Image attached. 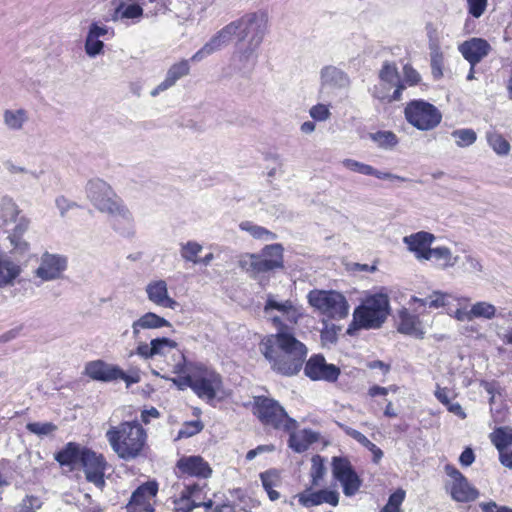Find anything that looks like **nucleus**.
Returning <instances> with one entry per match:
<instances>
[{"label":"nucleus","mask_w":512,"mask_h":512,"mask_svg":"<svg viewBox=\"0 0 512 512\" xmlns=\"http://www.w3.org/2000/svg\"><path fill=\"white\" fill-rule=\"evenodd\" d=\"M259 349L273 371L289 377L300 372L307 356L306 346L291 332L266 336L260 342Z\"/></svg>","instance_id":"1"},{"label":"nucleus","mask_w":512,"mask_h":512,"mask_svg":"<svg viewBox=\"0 0 512 512\" xmlns=\"http://www.w3.org/2000/svg\"><path fill=\"white\" fill-rule=\"evenodd\" d=\"M105 436L113 452L124 461L141 457L147 444V432L137 421L110 426Z\"/></svg>","instance_id":"2"},{"label":"nucleus","mask_w":512,"mask_h":512,"mask_svg":"<svg viewBox=\"0 0 512 512\" xmlns=\"http://www.w3.org/2000/svg\"><path fill=\"white\" fill-rule=\"evenodd\" d=\"M234 22L239 59L244 64H254L267 30V17L263 12H251Z\"/></svg>","instance_id":"3"},{"label":"nucleus","mask_w":512,"mask_h":512,"mask_svg":"<svg viewBox=\"0 0 512 512\" xmlns=\"http://www.w3.org/2000/svg\"><path fill=\"white\" fill-rule=\"evenodd\" d=\"M389 298L379 293L368 296L362 304L354 310L353 322L347 332L351 333L352 328L377 329L385 322L389 314Z\"/></svg>","instance_id":"4"},{"label":"nucleus","mask_w":512,"mask_h":512,"mask_svg":"<svg viewBox=\"0 0 512 512\" xmlns=\"http://www.w3.org/2000/svg\"><path fill=\"white\" fill-rule=\"evenodd\" d=\"M263 313L278 332H291L304 316L302 307L291 300H279L272 294L267 295Z\"/></svg>","instance_id":"5"},{"label":"nucleus","mask_w":512,"mask_h":512,"mask_svg":"<svg viewBox=\"0 0 512 512\" xmlns=\"http://www.w3.org/2000/svg\"><path fill=\"white\" fill-rule=\"evenodd\" d=\"M239 267L251 277L283 267V247L280 244L265 246L260 254H244L238 261Z\"/></svg>","instance_id":"6"},{"label":"nucleus","mask_w":512,"mask_h":512,"mask_svg":"<svg viewBox=\"0 0 512 512\" xmlns=\"http://www.w3.org/2000/svg\"><path fill=\"white\" fill-rule=\"evenodd\" d=\"M254 414L264 426L291 432L296 430L297 421L290 418L284 408L275 400L267 397H256Z\"/></svg>","instance_id":"7"},{"label":"nucleus","mask_w":512,"mask_h":512,"mask_svg":"<svg viewBox=\"0 0 512 512\" xmlns=\"http://www.w3.org/2000/svg\"><path fill=\"white\" fill-rule=\"evenodd\" d=\"M307 300L310 306L330 319L341 320L349 314L350 306L338 291L314 289L308 293Z\"/></svg>","instance_id":"8"},{"label":"nucleus","mask_w":512,"mask_h":512,"mask_svg":"<svg viewBox=\"0 0 512 512\" xmlns=\"http://www.w3.org/2000/svg\"><path fill=\"white\" fill-rule=\"evenodd\" d=\"M405 85L401 81L398 69L394 63L385 62L379 71V82L375 85L373 95L388 103L399 101Z\"/></svg>","instance_id":"9"},{"label":"nucleus","mask_w":512,"mask_h":512,"mask_svg":"<svg viewBox=\"0 0 512 512\" xmlns=\"http://www.w3.org/2000/svg\"><path fill=\"white\" fill-rule=\"evenodd\" d=\"M404 114L412 126L422 131L434 129L442 120L439 109L424 100H413L408 103Z\"/></svg>","instance_id":"10"},{"label":"nucleus","mask_w":512,"mask_h":512,"mask_svg":"<svg viewBox=\"0 0 512 512\" xmlns=\"http://www.w3.org/2000/svg\"><path fill=\"white\" fill-rule=\"evenodd\" d=\"M192 390L202 399L213 400L222 387V378L214 370L197 366L192 371Z\"/></svg>","instance_id":"11"},{"label":"nucleus","mask_w":512,"mask_h":512,"mask_svg":"<svg viewBox=\"0 0 512 512\" xmlns=\"http://www.w3.org/2000/svg\"><path fill=\"white\" fill-rule=\"evenodd\" d=\"M88 199L102 213L111 209L121 200L112 187L102 179H92L86 185Z\"/></svg>","instance_id":"12"},{"label":"nucleus","mask_w":512,"mask_h":512,"mask_svg":"<svg viewBox=\"0 0 512 512\" xmlns=\"http://www.w3.org/2000/svg\"><path fill=\"white\" fill-rule=\"evenodd\" d=\"M332 473L334 478L341 483L346 496H352L359 490L361 480L346 458H333Z\"/></svg>","instance_id":"13"},{"label":"nucleus","mask_w":512,"mask_h":512,"mask_svg":"<svg viewBox=\"0 0 512 512\" xmlns=\"http://www.w3.org/2000/svg\"><path fill=\"white\" fill-rule=\"evenodd\" d=\"M81 465L84 469L86 480L93 483L97 488L102 489L105 485L104 474L107 466L104 456L90 449H84Z\"/></svg>","instance_id":"14"},{"label":"nucleus","mask_w":512,"mask_h":512,"mask_svg":"<svg viewBox=\"0 0 512 512\" xmlns=\"http://www.w3.org/2000/svg\"><path fill=\"white\" fill-rule=\"evenodd\" d=\"M67 269V258L60 254L45 252L42 254L35 275L43 281H53L62 278Z\"/></svg>","instance_id":"15"},{"label":"nucleus","mask_w":512,"mask_h":512,"mask_svg":"<svg viewBox=\"0 0 512 512\" xmlns=\"http://www.w3.org/2000/svg\"><path fill=\"white\" fill-rule=\"evenodd\" d=\"M158 486L155 482H147L139 486L127 504L128 512H154L155 497Z\"/></svg>","instance_id":"16"},{"label":"nucleus","mask_w":512,"mask_h":512,"mask_svg":"<svg viewBox=\"0 0 512 512\" xmlns=\"http://www.w3.org/2000/svg\"><path fill=\"white\" fill-rule=\"evenodd\" d=\"M235 22L232 21L218 31L199 51L192 57L191 61L198 62L205 57L219 51L222 47L228 45L234 38H236Z\"/></svg>","instance_id":"17"},{"label":"nucleus","mask_w":512,"mask_h":512,"mask_svg":"<svg viewBox=\"0 0 512 512\" xmlns=\"http://www.w3.org/2000/svg\"><path fill=\"white\" fill-rule=\"evenodd\" d=\"M304 373L311 380L334 382L340 375V369L334 364H328L323 356L314 355L307 361Z\"/></svg>","instance_id":"18"},{"label":"nucleus","mask_w":512,"mask_h":512,"mask_svg":"<svg viewBox=\"0 0 512 512\" xmlns=\"http://www.w3.org/2000/svg\"><path fill=\"white\" fill-rule=\"evenodd\" d=\"M106 213L110 216L111 225L117 233L123 236H131L134 234V216L122 199L117 202L111 211Z\"/></svg>","instance_id":"19"},{"label":"nucleus","mask_w":512,"mask_h":512,"mask_svg":"<svg viewBox=\"0 0 512 512\" xmlns=\"http://www.w3.org/2000/svg\"><path fill=\"white\" fill-rule=\"evenodd\" d=\"M154 353L160 356H166L171 353L174 363L172 364V372L181 374L185 371V356L178 349L176 341L169 338L153 339Z\"/></svg>","instance_id":"20"},{"label":"nucleus","mask_w":512,"mask_h":512,"mask_svg":"<svg viewBox=\"0 0 512 512\" xmlns=\"http://www.w3.org/2000/svg\"><path fill=\"white\" fill-rule=\"evenodd\" d=\"M458 50L470 66H476L489 54L491 46L485 39L473 37L462 42Z\"/></svg>","instance_id":"21"},{"label":"nucleus","mask_w":512,"mask_h":512,"mask_svg":"<svg viewBox=\"0 0 512 512\" xmlns=\"http://www.w3.org/2000/svg\"><path fill=\"white\" fill-rule=\"evenodd\" d=\"M434 240L435 236L426 231H419L403 238L408 250L414 253L419 261H429V252L432 250L430 246Z\"/></svg>","instance_id":"22"},{"label":"nucleus","mask_w":512,"mask_h":512,"mask_svg":"<svg viewBox=\"0 0 512 512\" xmlns=\"http://www.w3.org/2000/svg\"><path fill=\"white\" fill-rule=\"evenodd\" d=\"M350 85L348 75L340 68L327 65L320 70V92L333 89H346Z\"/></svg>","instance_id":"23"},{"label":"nucleus","mask_w":512,"mask_h":512,"mask_svg":"<svg viewBox=\"0 0 512 512\" xmlns=\"http://www.w3.org/2000/svg\"><path fill=\"white\" fill-rule=\"evenodd\" d=\"M491 442L499 451L501 464L512 469V430L498 428L490 435Z\"/></svg>","instance_id":"24"},{"label":"nucleus","mask_w":512,"mask_h":512,"mask_svg":"<svg viewBox=\"0 0 512 512\" xmlns=\"http://www.w3.org/2000/svg\"><path fill=\"white\" fill-rule=\"evenodd\" d=\"M145 292L148 300L156 306L175 309L178 305L169 296L167 283L162 279L150 281L145 287Z\"/></svg>","instance_id":"25"},{"label":"nucleus","mask_w":512,"mask_h":512,"mask_svg":"<svg viewBox=\"0 0 512 512\" xmlns=\"http://www.w3.org/2000/svg\"><path fill=\"white\" fill-rule=\"evenodd\" d=\"M299 503L304 507L318 506L327 503L337 506L339 503V493L335 490H319L313 492L310 488L295 496Z\"/></svg>","instance_id":"26"},{"label":"nucleus","mask_w":512,"mask_h":512,"mask_svg":"<svg viewBox=\"0 0 512 512\" xmlns=\"http://www.w3.org/2000/svg\"><path fill=\"white\" fill-rule=\"evenodd\" d=\"M189 73H190L189 60L182 59L181 61L174 63L167 70L165 79L150 92V95L152 97H155L159 93L168 90L169 88L173 87L177 83L178 80L187 76Z\"/></svg>","instance_id":"27"},{"label":"nucleus","mask_w":512,"mask_h":512,"mask_svg":"<svg viewBox=\"0 0 512 512\" xmlns=\"http://www.w3.org/2000/svg\"><path fill=\"white\" fill-rule=\"evenodd\" d=\"M21 273L19 262L7 253L0 252V288L14 286Z\"/></svg>","instance_id":"28"},{"label":"nucleus","mask_w":512,"mask_h":512,"mask_svg":"<svg viewBox=\"0 0 512 512\" xmlns=\"http://www.w3.org/2000/svg\"><path fill=\"white\" fill-rule=\"evenodd\" d=\"M446 491L456 502H471L478 498L479 491L472 486L466 478L456 481H447L445 484Z\"/></svg>","instance_id":"29"},{"label":"nucleus","mask_w":512,"mask_h":512,"mask_svg":"<svg viewBox=\"0 0 512 512\" xmlns=\"http://www.w3.org/2000/svg\"><path fill=\"white\" fill-rule=\"evenodd\" d=\"M177 468L183 474L202 478H208L212 473L209 464L200 456L180 458L177 462Z\"/></svg>","instance_id":"30"},{"label":"nucleus","mask_w":512,"mask_h":512,"mask_svg":"<svg viewBox=\"0 0 512 512\" xmlns=\"http://www.w3.org/2000/svg\"><path fill=\"white\" fill-rule=\"evenodd\" d=\"M341 163L345 168L349 169L350 171H353V172H356V173H359L362 175L374 176V177H376L378 179H382V180H391V181L397 180V181H402V182L407 181V179L405 177H402V176H399L396 174H392L390 172L379 171V170L375 169L374 167H372L371 165L359 162L354 159L347 158V159L342 160Z\"/></svg>","instance_id":"31"},{"label":"nucleus","mask_w":512,"mask_h":512,"mask_svg":"<svg viewBox=\"0 0 512 512\" xmlns=\"http://www.w3.org/2000/svg\"><path fill=\"white\" fill-rule=\"evenodd\" d=\"M84 372L91 379L102 382L115 381L116 373H119L117 365L108 364L102 360L88 362Z\"/></svg>","instance_id":"32"},{"label":"nucleus","mask_w":512,"mask_h":512,"mask_svg":"<svg viewBox=\"0 0 512 512\" xmlns=\"http://www.w3.org/2000/svg\"><path fill=\"white\" fill-rule=\"evenodd\" d=\"M170 326L171 323L165 318L153 312H146L132 323V336L136 340L140 337L142 330H154Z\"/></svg>","instance_id":"33"},{"label":"nucleus","mask_w":512,"mask_h":512,"mask_svg":"<svg viewBox=\"0 0 512 512\" xmlns=\"http://www.w3.org/2000/svg\"><path fill=\"white\" fill-rule=\"evenodd\" d=\"M398 331L402 334L423 339L425 335L424 327L419 317L403 309L399 312Z\"/></svg>","instance_id":"34"},{"label":"nucleus","mask_w":512,"mask_h":512,"mask_svg":"<svg viewBox=\"0 0 512 512\" xmlns=\"http://www.w3.org/2000/svg\"><path fill=\"white\" fill-rule=\"evenodd\" d=\"M84 449L75 443H68L65 448L55 455V460L62 466L73 468L76 464L82 462Z\"/></svg>","instance_id":"35"},{"label":"nucleus","mask_w":512,"mask_h":512,"mask_svg":"<svg viewBox=\"0 0 512 512\" xmlns=\"http://www.w3.org/2000/svg\"><path fill=\"white\" fill-rule=\"evenodd\" d=\"M289 433V445L297 453L306 451L312 443L318 440V434L307 429L302 430L298 433H296L295 430H293Z\"/></svg>","instance_id":"36"},{"label":"nucleus","mask_w":512,"mask_h":512,"mask_svg":"<svg viewBox=\"0 0 512 512\" xmlns=\"http://www.w3.org/2000/svg\"><path fill=\"white\" fill-rule=\"evenodd\" d=\"M29 117L25 109H6L3 112L4 125L13 131L22 130Z\"/></svg>","instance_id":"37"},{"label":"nucleus","mask_w":512,"mask_h":512,"mask_svg":"<svg viewBox=\"0 0 512 512\" xmlns=\"http://www.w3.org/2000/svg\"><path fill=\"white\" fill-rule=\"evenodd\" d=\"M431 259L438 261L442 269L452 268L459 262V256L453 255L446 246L432 248L429 252V260Z\"/></svg>","instance_id":"38"},{"label":"nucleus","mask_w":512,"mask_h":512,"mask_svg":"<svg viewBox=\"0 0 512 512\" xmlns=\"http://www.w3.org/2000/svg\"><path fill=\"white\" fill-rule=\"evenodd\" d=\"M21 210L16 202L8 196H4L0 202V218L4 225L16 222Z\"/></svg>","instance_id":"39"},{"label":"nucleus","mask_w":512,"mask_h":512,"mask_svg":"<svg viewBox=\"0 0 512 512\" xmlns=\"http://www.w3.org/2000/svg\"><path fill=\"white\" fill-rule=\"evenodd\" d=\"M449 295L441 291H434L425 298L412 297L411 302L418 303L420 307L437 309L447 304Z\"/></svg>","instance_id":"40"},{"label":"nucleus","mask_w":512,"mask_h":512,"mask_svg":"<svg viewBox=\"0 0 512 512\" xmlns=\"http://www.w3.org/2000/svg\"><path fill=\"white\" fill-rule=\"evenodd\" d=\"M242 231L249 233L253 238L263 241H272L276 239V234L266 228L254 224L251 221H243L239 224Z\"/></svg>","instance_id":"41"},{"label":"nucleus","mask_w":512,"mask_h":512,"mask_svg":"<svg viewBox=\"0 0 512 512\" xmlns=\"http://www.w3.org/2000/svg\"><path fill=\"white\" fill-rule=\"evenodd\" d=\"M346 433L373 454V462L378 463L381 460L383 457V451L372 443L364 434L352 428H347Z\"/></svg>","instance_id":"42"},{"label":"nucleus","mask_w":512,"mask_h":512,"mask_svg":"<svg viewBox=\"0 0 512 512\" xmlns=\"http://www.w3.org/2000/svg\"><path fill=\"white\" fill-rule=\"evenodd\" d=\"M451 137L455 144L460 148H466L473 145L477 140V133L470 128L456 129L452 131Z\"/></svg>","instance_id":"43"},{"label":"nucleus","mask_w":512,"mask_h":512,"mask_svg":"<svg viewBox=\"0 0 512 512\" xmlns=\"http://www.w3.org/2000/svg\"><path fill=\"white\" fill-rule=\"evenodd\" d=\"M486 138L489 146L496 154L500 156L509 154L510 144L501 134L497 132H488Z\"/></svg>","instance_id":"44"},{"label":"nucleus","mask_w":512,"mask_h":512,"mask_svg":"<svg viewBox=\"0 0 512 512\" xmlns=\"http://www.w3.org/2000/svg\"><path fill=\"white\" fill-rule=\"evenodd\" d=\"M202 250L203 247L198 242L188 241L181 244L180 255L185 261L198 264L200 263V258H198V255L202 252Z\"/></svg>","instance_id":"45"},{"label":"nucleus","mask_w":512,"mask_h":512,"mask_svg":"<svg viewBox=\"0 0 512 512\" xmlns=\"http://www.w3.org/2000/svg\"><path fill=\"white\" fill-rule=\"evenodd\" d=\"M116 12L120 14L122 18L127 19H138L143 15L142 6L134 1L125 3V1L120 0Z\"/></svg>","instance_id":"46"},{"label":"nucleus","mask_w":512,"mask_h":512,"mask_svg":"<svg viewBox=\"0 0 512 512\" xmlns=\"http://www.w3.org/2000/svg\"><path fill=\"white\" fill-rule=\"evenodd\" d=\"M185 490L191 491V494L189 495V500L190 502H194L193 509L195 510V512H207L209 509L212 508V500L202 501L201 488L198 485L187 486Z\"/></svg>","instance_id":"47"},{"label":"nucleus","mask_w":512,"mask_h":512,"mask_svg":"<svg viewBox=\"0 0 512 512\" xmlns=\"http://www.w3.org/2000/svg\"><path fill=\"white\" fill-rule=\"evenodd\" d=\"M370 137L382 149H392L398 143L397 136L391 131H378Z\"/></svg>","instance_id":"48"},{"label":"nucleus","mask_w":512,"mask_h":512,"mask_svg":"<svg viewBox=\"0 0 512 512\" xmlns=\"http://www.w3.org/2000/svg\"><path fill=\"white\" fill-rule=\"evenodd\" d=\"M471 313L473 318H484L490 320L496 315V307L491 303L480 301L472 305Z\"/></svg>","instance_id":"49"},{"label":"nucleus","mask_w":512,"mask_h":512,"mask_svg":"<svg viewBox=\"0 0 512 512\" xmlns=\"http://www.w3.org/2000/svg\"><path fill=\"white\" fill-rule=\"evenodd\" d=\"M312 466L310 470L312 486H319L320 481L323 479L326 468L324 466V459L320 455H315L311 459Z\"/></svg>","instance_id":"50"},{"label":"nucleus","mask_w":512,"mask_h":512,"mask_svg":"<svg viewBox=\"0 0 512 512\" xmlns=\"http://www.w3.org/2000/svg\"><path fill=\"white\" fill-rule=\"evenodd\" d=\"M430 50V60H431V70L432 75L435 78H441L443 76V64H444V56L441 51L440 46L434 45V48H429Z\"/></svg>","instance_id":"51"},{"label":"nucleus","mask_w":512,"mask_h":512,"mask_svg":"<svg viewBox=\"0 0 512 512\" xmlns=\"http://www.w3.org/2000/svg\"><path fill=\"white\" fill-rule=\"evenodd\" d=\"M29 432L38 436H47L57 430V426L51 422H31L26 425Z\"/></svg>","instance_id":"52"},{"label":"nucleus","mask_w":512,"mask_h":512,"mask_svg":"<svg viewBox=\"0 0 512 512\" xmlns=\"http://www.w3.org/2000/svg\"><path fill=\"white\" fill-rule=\"evenodd\" d=\"M203 428L204 425L199 420L186 422L178 431L177 439L192 437L201 432Z\"/></svg>","instance_id":"53"},{"label":"nucleus","mask_w":512,"mask_h":512,"mask_svg":"<svg viewBox=\"0 0 512 512\" xmlns=\"http://www.w3.org/2000/svg\"><path fill=\"white\" fill-rule=\"evenodd\" d=\"M461 268L463 272L467 274H478L483 271V265L480 259L473 255L465 256Z\"/></svg>","instance_id":"54"},{"label":"nucleus","mask_w":512,"mask_h":512,"mask_svg":"<svg viewBox=\"0 0 512 512\" xmlns=\"http://www.w3.org/2000/svg\"><path fill=\"white\" fill-rule=\"evenodd\" d=\"M42 501L34 495H26L19 504V512H37L42 507Z\"/></svg>","instance_id":"55"},{"label":"nucleus","mask_w":512,"mask_h":512,"mask_svg":"<svg viewBox=\"0 0 512 512\" xmlns=\"http://www.w3.org/2000/svg\"><path fill=\"white\" fill-rule=\"evenodd\" d=\"M191 494L190 490H183L181 492V496L174 501L175 504V512H195L193 509V501L190 502L189 495Z\"/></svg>","instance_id":"56"},{"label":"nucleus","mask_w":512,"mask_h":512,"mask_svg":"<svg viewBox=\"0 0 512 512\" xmlns=\"http://www.w3.org/2000/svg\"><path fill=\"white\" fill-rule=\"evenodd\" d=\"M404 497L405 492L403 490L396 491L389 497L387 504L380 512H399V508L404 500Z\"/></svg>","instance_id":"57"},{"label":"nucleus","mask_w":512,"mask_h":512,"mask_svg":"<svg viewBox=\"0 0 512 512\" xmlns=\"http://www.w3.org/2000/svg\"><path fill=\"white\" fill-rule=\"evenodd\" d=\"M104 44L99 38H96L90 34L87 35L85 42V51L88 56L95 57L99 55L103 50Z\"/></svg>","instance_id":"58"},{"label":"nucleus","mask_w":512,"mask_h":512,"mask_svg":"<svg viewBox=\"0 0 512 512\" xmlns=\"http://www.w3.org/2000/svg\"><path fill=\"white\" fill-rule=\"evenodd\" d=\"M260 478L265 491L273 489L280 482L279 474L275 470H269L261 473Z\"/></svg>","instance_id":"59"},{"label":"nucleus","mask_w":512,"mask_h":512,"mask_svg":"<svg viewBox=\"0 0 512 512\" xmlns=\"http://www.w3.org/2000/svg\"><path fill=\"white\" fill-rule=\"evenodd\" d=\"M309 114L311 118L316 121H326L331 116L329 107L321 103L312 106L309 110Z\"/></svg>","instance_id":"60"},{"label":"nucleus","mask_w":512,"mask_h":512,"mask_svg":"<svg viewBox=\"0 0 512 512\" xmlns=\"http://www.w3.org/2000/svg\"><path fill=\"white\" fill-rule=\"evenodd\" d=\"M119 373H116L115 380H123L126 383L127 387H130L132 384L140 382V374L138 370H133L130 373H126L118 366Z\"/></svg>","instance_id":"61"},{"label":"nucleus","mask_w":512,"mask_h":512,"mask_svg":"<svg viewBox=\"0 0 512 512\" xmlns=\"http://www.w3.org/2000/svg\"><path fill=\"white\" fill-rule=\"evenodd\" d=\"M403 83H407L410 86L416 85L421 80L420 74L410 65L406 64L403 66Z\"/></svg>","instance_id":"62"},{"label":"nucleus","mask_w":512,"mask_h":512,"mask_svg":"<svg viewBox=\"0 0 512 512\" xmlns=\"http://www.w3.org/2000/svg\"><path fill=\"white\" fill-rule=\"evenodd\" d=\"M135 353L145 360L153 358L155 356L153 339L150 341V343L139 342Z\"/></svg>","instance_id":"63"},{"label":"nucleus","mask_w":512,"mask_h":512,"mask_svg":"<svg viewBox=\"0 0 512 512\" xmlns=\"http://www.w3.org/2000/svg\"><path fill=\"white\" fill-rule=\"evenodd\" d=\"M469 13L475 18H479L485 11L487 0H467Z\"/></svg>","instance_id":"64"}]
</instances>
